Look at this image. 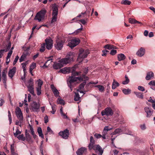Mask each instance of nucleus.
Wrapping results in <instances>:
<instances>
[{"label": "nucleus", "mask_w": 155, "mask_h": 155, "mask_svg": "<svg viewBox=\"0 0 155 155\" xmlns=\"http://www.w3.org/2000/svg\"><path fill=\"white\" fill-rule=\"evenodd\" d=\"M76 75H73L72 74L71 76L69 77L68 79V86L71 89V91H72V88L73 87V84L75 82L78 81H82L83 79H85L86 80H88L89 78L85 76L84 74H83L81 76L79 77H75Z\"/></svg>", "instance_id": "f257e3e1"}, {"label": "nucleus", "mask_w": 155, "mask_h": 155, "mask_svg": "<svg viewBox=\"0 0 155 155\" xmlns=\"http://www.w3.org/2000/svg\"><path fill=\"white\" fill-rule=\"evenodd\" d=\"M74 57L73 53L70 52L67 55L66 58L60 60L58 62H60L63 66L64 64H66L73 61Z\"/></svg>", "instance_id": "f03ea898"}, {"label": "nucleus", "mask_w": 155, "mask_h": 155, "mask_svg": "<svg viewBox=\"0 0 155 155\" xmlns=\"http://www.w3.org/2000/svg\"><path fill=\"white\" fill-rule=\"evenodd\" d=\"M59 72L64 74L71 73L73 75H78L79 74V72L75 71V68L74 67H65L60 69Z\"/></svg>", "instance_id": "7ed1b4c3"}, {"label": "nucleus", "mask_w": 155, "mask_h": 155, "mask_svg": "<svg viewBox=\"0 0 155 155\" xmlns=\"http://www.w3.org/2000/svg\"><path fill=\"white\" fill-rule=\"evenodd\" d=\"M89 53V51L88 49L85 50L82 49H80L79 51V54L78 59L80 61H82L83 59L86 58Z\"/></svg>", "instance_id": "20e7f679"}, {"label": "nucleus", "mask_w": 155, "mask_h": 155, "mask_svg": "<svg viewBox=\"0 0 155 155\" xmlns=\"http://www.w3.org/2000/svg\"><path fill=\"white\" fill-rule=\"evenodd\" d=\"M46 12V10L44 9L41 10L37 14L34 19L38 20L39 21H41L44 19Z\"/></svg>", "instance_id": "39448f33"}, {"label": "nucleus", "mask_w": 155, "mask_h": 155, "mask_svg": "<svg viewBox=\"0 0 155 155\" xmlns=\"http://www.w3.org/2000/svg\"><path fill=\"white\" fill-rule=\"evenodd\" d=\"M45 43L46 48L48 50H51L52 48L53 41L51 38L48 37L45 40Z\"/></svg>", "instance_id": "423d86ee"}, {"label": "nucleus", "mask_w": 155, "mask_h": 155, "mask_svg": "<svg viewBox=\"0 0 155 155\" xmlns=\"http://www.w3.org/2000/svg\"><path fill=\"white\" fill-rule=\"evenodd\" d=\"M65 41L57 40L54 45L55 48L58 50H61L63 47Z\"/></svg>", "instance_id": "0eeeda50"}, {"label": "nucleus", "mask_w": 155, "mask_h": 155, "mask_svg": "<svg viewBox=\"0 0 155 155\" xmlns=\"http://www.w3.org/2000/svg\"><path fill=\"white\" fill-rule=\"evenodd\" d=\"M102 116L104 115L107 116H112L113 114V112L111 109L110 107L106 108L104 110H102L101 112Z\"/></svg>", "instance_id": "6e6552de"}, {"label": "nucleus", "mask_w": 155, "mask_h": 155, "mask_svg": "<svg viewBox=\"0 0 155 155\" xmlns=\"http://www.w3.org/2000/svg\"><path fill=\"white\" fill-rule=\"evenodd\" d=\"M80 41V40L78 38H74L68 43V45L72 48L78 45Z\"/></svg>", "instance_id": "1a4fd4ad"}, {"label": "nucleus", "mask_w": 155, "mask_h": 155, "mask_svg": "<svg viewBox=\"0 0 155 155\" xmlns=\"http://www.w3.org/2000/svg\"><path fill=\"white\" fill-rule=\"evenodd\" d=\"M39 105L36 102H33L31 104L30 109L34 111L38 112L39 111Z\"/></svg>", "instance_id": "9d476101"}, {"label": "nucleus", "mask_w": 155, "mask_h": 155, "mask_svg": "<svg viewBox=\"0 0 155 155\" xmlns=\"http://www.w3.org/2000/svg\"><path fill=\"white\" fill-rule=\"evenodd\" d=\"M69 131L67 129L63 131H60L59 133V135L64 139H67L69 135Z\"/></svg>", "instance_id": "9b49d317"}, {"label": "nucleus", "mask_w": 155, "mask_h": 155, "mask_svg": "<svg viewBox=\"0 0 155 155\" xmlns=\"http://www.w3.org/2000/svg\"><path fill=\"white\" fill-rule=\"evenodd\" d=\"M144 110L146 114V117L147 118L150 117L153 114V110L148 107H145L144 108Z\"/></svg>", "instance_id": "f8f14e48"}, {"label": "nucleus", "mask_w": 155, "mask_h": 155, "mask_svg": "<svg viewBox=\"0 0 155 155\" xmlns=\"http://www.w3.org/2000/svg\"><path fill=\"white\" fill-rule=\"evenodd\" d=\"M7 68H6L3 69L2 71V78L3 83L6 87V82L7 81L6 73L7 72Z\"/></svg>", "instance_id": "ddd939ff"}, {"label": "nucleus", "mask_w": 155, "mask_h": 155, "mask_svg": "<svg viewBox=\"0 0 155 155\" xmlns=\"http://www.w3.org/2000/svg\"><path fill=\"white\" fill-rule=\"evenodd\" d=\"M92 149L94 150L96 152H98V154L102 155L103 153V151L102 148L98 144L95 145Z\"/></svg>", "instance_id": "4468645a"}, {"label": "nucleus", "mask_w": 155, "mask_h": 155, "mask_svg": "<svg viewBox=\"0 0 155 155\" xmlns=\"http://www.w3.org/2000/svg\"><path fill=\"white\" fill-rule=\"evenodd\" d=\"M15 112L16 115L18 119H23L22 113L21 109L18 107L16 108Z\"/></svg>", "instance_id": "2eb2a0df"}, {"label": "nucleus", "mask_w": 155, "mask_h": 155, "mask_svg": "<svg viewBox=\"0 0 155 155\" xmlns=\"http://www.w3.org/2000/svg\"><path fill=\"white\" fill-rule=\"evenodd\" d=\"M95 141L92 136H91L90 138V142L88 146L89 149L91 150L95 145Z\"/></svg>", "instance_id": "dca6fc26"}, {"label": "nucleus", "mask_w": 155, "mask_h": 155, "mask_svg": "<svg viewBox=\"0 0 155 155\" xmlns=\"http://www.w3.org/2000/svg\"><path fill=\"white\" fill-rule=\"evenodd\" d=\"M16 71V67H14L12 69L9 70L8 72V76L11 78H12L15 75Z\"/></svg>", "instance_id": "f3484780"}, {"label": "nucleus", "mask_w": 155, "mask_h": 155, "mask_svg": "<svg viewBox=\"0 0 155 155\" xmlns=\"http://www.w3.org/2000/svg\"><path fill=\"white\" fill-rule=\"evenodd\" d=\"M51 87L54 94V95L56 97L59 96V93L58 90L56 88L54 85L51 84Z\"/></svg>", "instance_id": "a211bd4d"}, {"label": "nucleus", "mask_w": 155, "mask_h": 155, "mask_svg": "<svg viewBox=\"0 0 155 155\" xmlns=\"http://www.w3.org/2000/svg\"><path fill=\"white\" fill-rule=\"evenodd\" d=\"M87 151V149L84 147H81L76 152L77 155H82Z\"/></svg>", "instance_id": "6ab92c4d"}, {"label": "nucleus", "mask_w": 155, "mask_h": 155, "mask_svg": "<svg viewBox=\"0 0 155 155\" xmlns=\"http://www.w3.org/2000/svg\"><path fill=\"white\" fill-rule=\"evenodd\" d=\"M145 52V49L141 47L137 52V54L139 56L141 57L144 55Z\"/></svg>", "instance_id": "aec40b11"}, {"label": "nucleus", "mask_w": 155, "mask_h": 155, "mask_svg": "<svg viewBox=\"0 0 155 155\" xmlns=\"http://www.w3.org/2000/svg\"><path fill=\"white\" fill-rule=\"evenodd\" d=\"M52 15H57L58 13V8L55 4H54L52 6Z\"/></svg>", "instance_id": "412c9836"}, {"label": "nucleus", "mask_w": 155, "mask_h": 155, "mask_svg": "<svg viewBox=\"0 0 155 155\" xmlns=\"http://www.w3.org/2000/svg\"><path fill=\"white\" fill-rule=\"evenodd\" d=\"M154 77V74L152 71L147 73L145 79L147 80H149Z\"/></svg>", "instance_id": "4be33fe9"}, {"label": "nucleus", "mask_w": 155, "mask_h": 155, "mask_svg": "<svg viewBox=\"0 0 155 155\" xmlns=\"http://www.w3.org/2000/svg\"><path fill=\"white\" fill-rule=\"evenodd\" d=\"M63 66L62 64L60 62L58 63H54L53 65V67L54 69H58L62 67Z\"/></svg>", "instance_id": "5701e85b"}, {"label": "nucleus", "mask_w": 155, "mask_h": 155, "mask_svg": "<svg viewBox=\"0 0 155 155\" xmlns=\"http://www.w3.org/2000/svg\"><path fill=\"white\" fill-rule=\"evenodd\" d=\"M104 48L108 50H112L117 49V48L116 46H115L113 45L110 44H107L105 45L104 46Z\"/></svg>", "instance_id": "b1692460"}, {"label": "nucleus", "mask_w": 155, "mask_h": 155, "mask_svg": "<svg viewBox=\"0 0 155 155\" xmlns=\"http://www.w3.org/2000/svg\"><path fill=\"white\" fill-rule=\"evenodd\" d=\"M25 84L27 87L34 86L33 79L32 78H30Z\"/></svg>", "instance_id": "393cba45"}, {"label": "nucleus", "mask_w": 155, "mask_h": 155, "mask_svg": "<svg viewBox=\"0 0 155 155\" xmlns=\"http://www.w3.org/2000/svg\"><path fill=\"white\" fill-rule=\"evenodd\" d=\"M25 133L26 140L29 142H31L32 140L31 137L29 133L28 132V131L27 130H25Z\"/></svg>", "instance_id": "a878e982"}, {"label": "nucleus", "mask_w": 155, "mask_h": 155, "mask_svg": "<svg viewBox=\"0 0 155 155\" xmlns=\"http://www.w3.org/2000/svg\"><path fill=\"white\" fill-rule=\"evenodd\" d=\"M141 140L138 137H136L134 141V144L135 145H139L141 142Z\"/></svg>", "instance_id": "bb28decb"}, {"label": "nucleus", "mask_w": 155, "mask_h": 155, "mask_svg": "<svg viewBox=\"0 0 155 155\" xmlns=\"http://www.w3.org/2000/svg\"><path fill=\"white\" fill-rule=\"evenodd\" d=\"M148 84L150 86V88L153 90L155 91V81L152 80L150 81Z\"/></svg>", "instance_id": "cd10ccee"}, {"label": "nucleus", "mask_w": 155, "mask_h": 155, "mask_svg": "<svg viewBox=\"0 0 155 155\" xmlns=\"http://www.w3.org/2000/svg\"><path fill=\"white\" fill-rule=\"evenodd\" d=\"M117 58L118 60L120 61L125 59L126 58V57L124 54H120L118 55Z\"/></svg>", "instance_id": "c85d7f7f"}, {"label": "nucleus", "mask_w": 155, "mask_h": 155, "mask_svg": "<svg viewBox=\"0 0 155 155\" xmlns=\"http://www.w3.org/2000/svg\"><path fill=\"white\" fill-rule=\"evenodd\" d=\"M119 83L114 79L113 80V81L112 83V88L113 89H115L117 87L119 86Z\"/></svg>", "instance_id": "c756f323"}, {"label": "nucleus", "mask_w": 155, "mask_h": 155, "mask_svg": "<svg viewBox=\"0 0 155 155\" xmlns=\"http://www.w3.org/2000/svg\"><path fill=\"white\" fill-rule=\"evenodd\" d=\"M122 131L121 129L118 128L116 129L111 134L112 135L116 134H119L122 132Z\"/></svg>", "instance_id": "7c9ffc66"}, {"label": "nucleus", "mask_w": 155, "mask_h": 155, "mask_svg": "<svg viewBox=\"0 0 155 155\" xmlns=\"http://www.w3.org/2000/svg\"><path fill=\"white\" fill-rule=\"evenodd\" d=\"M28 54V53L27 52H26V53L25 52L23 53L22 55L21 56L20 58L19 59L20 62H22L24 60V59L26 58Z\"/></svg>", "instance_id": "2f4dec72"}, {"label": "nucleus", "mask_w": 155, "mask_h": 155, "mask_svg": "<svg viewBox=\"0 0 155 155\" xmlns=\"http://www.w3.org/2000/svg\"><path fill=\"white\" fill-rule=\"evenodd\" d=\"M134 93L137 97L143 99V94L141 92H134Z\"/></svg>", "instance_id": "473e14b6"}, {"label": "nucleus", "mask_w": 155, "mask_h": 155, "mask_svg": "<svg viewBox=\"0 0 155 155\" xmlns=\"http://www.w3.org/2000/svg\"><path fill=\"white\" fill-rule=\"evenodd\" d=\"M37 132L38 133L39 136L42 138H44L43 134L42 133V130L41 127H38L37 129Z\"/></svg>", "instance_id": "72a5a7b5"}, {"label": "nucleus", "mask_w": 155, "mask_h": 155, "mask_svg": "<svg viewBox=\"0 0 155 155\" xmlns=\"http://www.w3.org/2000/svg\"><path fill=\"white\" fill-rule=\"evenodd\" d=\"M95 87H97L100 91L101 92H104V87L102 85H98L95 86Z\"/></svg>", "instance_id": "f704fd0d"}, {"label": "nucleus", "mask_w": 155, "mask_h": 155, "mask_svg": "<svg viewBox=\"0 0 155 155\" xmlns=\"http://www.w3.org/2000/svg\"><path fill=\"white\" fill-rule=\"evenodd\" d=\"M86 14V12H82V13H81L79 15H78L75 18L73 19L72 20H76V21H77L78 20V18H80V17L83 18V17H84V15L85 14Z\"/></svg>", "instance_id": "c9c22d12"}, {"label": "nucleus", "mask_w": 155, "mask_h": 155, "mask_svg": "<svg viewBox=\"0 0 155 155\" xmlns=\"http://www.w3.org/2000/svg\"><path fill=\"white\" fill-rule=\"evenodd\" d=\"M27 87L28 88V91L30 92V93L33 95L35 96V94L34 92V86L28 87Z\"/></svg>", "instance_id": "e433bc0d"}, {"label": "nucleus", "mask_w": 155, "mask_h": 155, "mask_svg": "<svg viewBox=\"0 0 155 155\" xmlns=\"http://www.w3.org/2000/svg\"><path fill=\"white\" fill-rule=\"evenodd\" d=\"M131 90L129 89H126L124 88L122 90L123 93L126 95L130 94L131 92Z\"/></svg>", "instance_id": "4c0bfd02"}, {"label": "nucleus", "mask_w": 155, "mask_h": 155, "mask_svg": "<svg viewBox=\"0 0 155 155\" xmlns=\"http://www.w3.org/2000/svg\"><path fill=\"white\" fill-rule=\"evenodd\" d=\"M75 95L74 96V100L75 101H78L80 99V97L78 93L75 92Z\"/></svg>", "instance_id": "58836bf2"}, {"label": "nucleus", "mask_w": 155, "mask_h": 155, "mask_svg": "<svg viewBox=\"0 0 155 155\" xmlns=\"http://www.w3.org/2000/svg\"><path fill=\"white\" fill-rule=\"evenodd\" d=\"M21 132L19 130L18 127H17L16 130V132L15 133H14V134L15 137H17L18 134H21Z\"/></svg>", "instance_id": "ea45409f"}, {"label": "nucleus", "mask_w": 155, "mask_h": 155, "mask_svg": "<svg viewBox=\"0 0 155 155\" xmlns=\"http://www.w3.org/2000/svg\"><path fill=\"white\" fill-rule=\"evenodd\" d=\"M131 3V2L128 0H122L121 2L122 4L125 5H130Z\"/></svg>", "instance_id": "a19ab883"}, {"label": "nucleus", "mask_w": 155, "mask_h": 155, "mask_svg": "<svg viewBox=\"0 0 155 155\" xmlns=\"http://www.w3.org/2000/svg\"><path fill=\"white\" fill-rule=\"evenodd\" d=\"M57 102L58 104L64 105L65 104V102L64 100L59 97L58 98L57 101Z\"/></svg>", "instance_id": "79ce46f5"}, {"label": "nucleus", "mask_w": 155, "mask_h": 155, "mask_svg": "<svg viewBox=\"0 0 155 155\" xmlns=\"http://www.w3.org/2000/svg\"><path fill=\"white\" fill-rule=\"evenodd\" d=\"M125 77L126 80L124 81H123L122 82V84H127L130 81L127 75H125Z\"/></svg>", "instance_id": "37998d69"}, {"label": "nucleus", "mask_w": 155, "mask_h": 155, "mask_svg": "<svg viewBox=\"0 0 155 155\" xmlns=\"http://www.w3.org/2000/svg\"><path fill=\"white\" fill-rule=\"evenodd\" d=\"M107 134V131L103 130V132H102V138L103 139H105L106 138V136Z\"/></svg>", "instance_id": "c03bdc74"}, {"label": "nucleus", "mask_w": 155, "mask_h": 155, "mask_svg": "<svg viewBox=\"0 0 155 155\" xmlns=\"http://www.w3.org/2000/svg\"><path fill=\"white\" fill-rule=\"evenodd\" d=\"M45 44L44 43L41 45V48L40 49V51L41 52H43L45 50Z\"/></svg>", "instance_id": "a18cd8bd"}, {"label": "nucleus", "mask_w": 155, "mask_h": 155, "mask_svg": "<svg viewBox=\"0 0 155 155\" xmlns=\"http://www.w3.org/2000/svg\"><path fill=\"white\" fill-rule=\"evenodd\" d=\"M17 137L19 140H21L23 141L25 140V138L24 137V135L23 134L19 135Z\"/></svg>", "instance_id": "49530a36"}, {"label": "nucleus", "mask_w": 155, "mask_h": 155, "mask_svg": "<svg viewBox=\"0 0 155 155\" xmlns=\"http://www.w3.org/2000/svg\"><path fill=\"white\" fill-rule=\"evenodd\" d=\"M52 17L51 21V23H53L57 21V16L55 15H52Z\"/></svg>", "instance_id": "de8ad7c7"}, {"label": "nucleus", "mask_w": 155, "mask_h": 155, "mask_svg": "<svg viewBox=\"0 0 155 155\" xmlns=\"http://www.w3.org/2000/svg\"><path fill=\"white\" fill-rule=\"evenodd\" d=\"M41 88L39 87H37L36 88V91L37 94L38 95H40L41 94Z\"/></svg>", "instance_id": "09e8293b"}, {"label": "nucleus", "mask_w": 155, "mask_h": 155, "mask_svg": "<svg viewBox=\"0 0 155 155\" xmlns=\"http://www.w3.org/2000/svg\"><path fill=\"white\" fill-rule=\"evenodd\" d=\"M136 21V20L135 19L131 18H130L129 19V22L132 24H135Z\"/></svg>", "instance_id": "8fccbe9b"}, {"label": "nucleus", "mask_w": 155, "mask_h": 155, "mask_svg": "<svg viewBox=\"0 0 155 155\" xmlns=\"http://www.w3.org/2000/svg\"><path fill=\"white\" fill-rule=\"evenodd\" d=\"M18 120H17L15 122V124L18 125L20 124H22L23 122V119H18Z\"/></svg>", "instance_id": "3c124183"}, {"label": "nucleus", "mask_w": 155, "mask_h": 155, "mask_svg": "<svg viewBox=\"0 0 155 155\" xmlns=\"http://www.w3.org/2000/svg\"><path fill=\"white\" fill-rule=\"evenodd\" d=\"M38 86L37 87H39L40 88H41V86H42V85L43 84V81H41V80L40 79H39L38 80Z\"/></svg>", "instance_id": "603ef678"}, {"label": "nucleus", "mask_w": 155, "mask_h": 155, "mask_svg": "<svg viewBox=\"0 0 155 155\" xmlns=\"http://www.w3.org/2000/svg\"><path fill=\"white\" fill-rule=\"evenodd\" d=\"M81 27L79 28H78L77 30L74 32V33H75L76 34H78V33L80 32L83 29L82 28V26L81 25Z\"/></svg>", "instance_id": "864d4df0"}, {"label": "nucleus", "mask_w": 155, "mask_h": 155, "mask_svg": "<svg viewBox=\"0 0 155 155\" xmlns=\"http://www.w3.org/2000/svg\"><path fill=\"white\" fill-rule=\"evenodd\" d=\"M86 82L84 81L80 84L79 85V89L80 90L82 89L84 87L85 85L86 84Z\"/></svg>", "instance_id": "5fc2aeb1"}, {"label": "nucleus", "mask_w": 155, "mask_h": 155, "mask_svg": "<svg viewBox=\"0 0 155 155\" xmlns=\"http://www.w3.org/2000/svg\"><path fill=\"white\" fill-rule=\"evenodd\" d=\"M8 119H9V121L10 123V124H11L12 122V117H11V114L10 113V111L9 110L8 111Z\"/></svg>", "instance_id": "6e6d98bb"}, {"label": "nucleus", "mask_w": 155, "mask_h": 155, "mask_svg": "<svg viewBox=\"0 0 155 155\" xmlns=\"http://www.w3.org/2000/svg\"><path fill=\"white\" fill-rule=\"evenodd\" d=\"M94 137L95 138L97 139H99L101 137H102V136L101 135L97 133L95 134H94Z\"/></svg>", "instance_id": "4d7b16f0"}, {"label": "nucleus", "mask_w": 155, "mask_h": 155, "mask_svg": "<svg viewBox=\"0 0 155 155\" xmlns=\"http://www.w3.org/2000/svg\"><path fill=\"white\" fill-rule=\"evenodd\" d=\"M112 50L110 51V54L112 55H114L117 53V51L116 50Z\"/></svg>", "instance_id": "13d9d810"}, {"label": "nucleus", "mask_w": 155, "mask_h": 155, "mask_svg": "<svg viewBox=\"0 0 155 155\" xmlns=\"http://www.w3.org/2000/svg\"><path fill=\"white\" fill-rule=\"evenodd\" d=\"M11 46V44L10 42H9L8 43V45L7 46V48L5 50V51L6 52L8 50H9L10 49Z\"/></svg>", "instance_id": "bf43d9fd"}, {"label": "nucleus", "mask_w": 155, "mask_h": 155, "mask_svg": "<svg viewBox=\"0 0 155 155\" xmlns=\"http://www.w3.org/2000/svg\"><path fill=\"white\" fill-rule=\"evenodd\" d=\"M12 51H10L8 54V55L6 57V59H9L11 57L12 53Z\"/></svg>", "instance_id": "052dcab7"}, {"label": "nucleus", "mask_w": 155, "mask_h": 155, "mask_svg": "<svg viewBox=\"0 0 155 155\" xmlns=\"http://www.w3.org/2000/svg\"><path fill=\"white\" fill-rule=\"evenodd\" d=\"M36 66V63H33L31 65L30 68H31V70L35 68Z\"/></svg>", "instance_id": "680f3d73"}, {"label": "nucleus", "mask_w": 155, "mask_h": 155, "mask_svg": "<svg viewBox=\"0 0 155 155\" xmlns=\"http://www.w3.org/2000/svg\"><path fill=\"white\" fill-rule=\"evenodd\" d=\"M29 126L30 127V132L32 135L34 134H35L34 131L33 130V128L30 125V124L29 125Z\"/></svg>", "instance_id": "e2e57ef3"}, {"label": "nucleus", "mask_w": 155, "mask_h": 155, "mask_svg": "<svg viewBox=\"0 0 155 155\" xmlns=\"http://www.w3.org/2000/svg\"><path fill=\"white\" fill-rule=\"evenodd\" d=\"M112 129V128H109L108 126H106L104 127L103 130L108 132V131L111 130Z\"/></svg>", "instance_id": "0e129e2a"}, {"label": "nucleus", "mask_w": 155, "mask_h": 155, "mask_svg": "<svg viewBox=\"0 0 155 155\" xmlns=\"http://www.w3.org/2000/svg\"><path fill=\"white\" fill-rule=\"evenodd\" d=\"M138 89L139 90L141 91H144V90H145L144 87L142 86H138Z\"/></svg>", "instance_id": "69168bd1"}, {"label": "nucleus", "mask_w": 155, "mask_h": 155, "mask_svg": "<svg viewBox=\"0 0 155 155\" xmlns=\"http://www.w3.org/2000/svg\"><path fill=\"white\" fill-rule=\"evenodd\" d=\"M47 129L48 132L50 134L53 133V131L49 127H48Z\"/></svg>", "instance_id": "338daca9"}, {"label": "nucleus", "mask_w": 155, "mask_h": 155, "mask_svg": "<svg viewBox=\"0 0 155 155\" xmlns=\"http://www.w3.org/2000/svg\"><path fill=\"white\" fill-rule=\"evenodd\" d=\"M83 71V72L84 74H87V73L88 71V68H84Z\"/></svg>", "instance_id": "774afa93"}]
</instances>
